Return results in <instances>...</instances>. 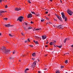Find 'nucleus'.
Returning a JSON list of instances; mask_svg holds the SVG:
<instances>
[{"label":"nucleus","instance_id":"f257e3e1","mask_svg":"<svg viewBox=\"0 0 73 73\" xmlns=\"http://www.w3.org/2000/svg\"><path fill=\"white\" fill-rule=\"evenodd\" d=\"M1 49L3 50V53H4L5 54H7L10 52V50L7 49L5 47L2 46Z\"/></svg>","mask_w":73,"mask_h":73},{"label":"nucleus","instance_id":"f03ea898","mask_svg":"<svg viewBox=\"0 0 73 73\" xmlns=\"http://www.w3.org/2000/svg\"><path fill=\"white\" fill-rule=\"evenodd\" d=\"M23 19H24V17L20 16L17 19V21L19 20V21L21 22L23 20Z\"/></svg>","mask_w":73,"mask_h":73},{"label":"nucleus","instance_id":"7ed1b4c3","mask_svg":"<svg viewBox=\"0 0 73 73\" xmlns=\"http://www.w3.org/2000/svg\"><path fill=\"white\" fill-rule=\"evenodd\" d=\"M36 62H37V61H35L32 64L31 67V68H35V67H36Z\"/></svg>","mask_w":73,"mask_h":73},{"label":"nucleus","instance_id":"20e7f679","mask_svg":"<svg viewBox=\"0 0 73 73\" xmlns=\"http://www.w3.org/2000/svg\"><path fill=\"white\" fill-rule=\"evenodd\" d=\"M67 12L70 16H72V14H73V12L71 10L68 9L67 11Z\"/></svg>","mask_w":73,"mask_h":73},{"label":"nucleus","instance_id":"39448f33","mask_svg":"<svg viewBox=\"0 0 73 73\" xmlns=\"http://www.w3.org/2000/svg\"><path fill=\"white\" fill-rule=\"evenodd\" d=\"M62 17L63 20H64L65 21H67V20H68L67 17H66L65 15L62 16Z\"/></svg>","mask_w":73,"mask_h":73},{"label":"nucleus","instance_id":"423d86ee","mask_svg":"<svg viewBox=\"0 0 73 73\" xmlns=\"http://www.w3.org/2000/svg\"><path fill=\"white\" fill-rule=\"evenodd\" d=\"M32 17V15L31 13H30L28 14L27 16V17L29 19V18H31Z\"/></svg>","mask_w":73,"mask_h":73},{"label":"nucleus","instance_id":"0eeeda50","mask_svg":"<svg viewBox=\"0 0 73 73\" xmlns=\"http://www.w3.org/2000/svg\"><path fill=\"white\" fill-rule=\"evenodd\" d=\"M21 9L20 8H18L17 7L15 9V11H20L21 10Z\"/></svg>","mask_w":73,"mask_h":73},{"label":"nucleus","instance_id":"6e6552de","mask_svg":"<svg viewBox=\"0 0 73 73\" xmlns=\"http://www.w3.org/2000/svg\"><path fill=\"white\" fill-rule=\"evenodd\" d=\"M57 17L58 18V19H59V20H60V21H62V19H61L62 18L61 17L59 16H58Z\"/></svg>","mask_w":73,"mask_h":73},{"label":"nucleus","instance_id":"1a4fd4ad","mask_svg":"<svg viewBox=\"0 0 73 73\" xmlns=\"http://www.w3.org/2000/svg\"><path fill=\"white\" fill-rule=\"evenodd\" d=\"M42 37L43 40H44V39H45L46 38V36L45 35L42 36Z\"/></svg>","mask_w":73,"mask_h":73},{"label":"nucleus","instance_id":"9d476101","mask_svg":"<svg viewBox=\"0 0 73 73\" xmlns=\"http://www.w3.org/2000/svg\"><path fill=\"white\" fill-rule=\"evenodd\" d=\"M9 59L10 60H13V59H14V58L13 57V56H11L9 57Z\"/></svg>","mask_w":73,"mask_h":73},{"label":"nucleus","instance_id":"9b49d317","mask_svg":"<svg viewBox=\"0 0 73 73\" xmlns=\"http://www.w3.org/2000/svg\"><path fill=\"white\" fill-rule=\"evenodd\" d=\"M5 27H9V26H10V24H8L7 25H5Z\"/></svg>","mask_w":73,"mask_h":73},{"label":"nucleus","instance_id":"f8f14e48","mask_svg":"<svg viewBox=\"0 0 73 73\" xmlns=\"http://www.w3.org/2000/svg\"><path fill=\"white\" fill-rule=\"evenodd\" d=\"M32 55L33 57H35L36 56V53L35 52H34L32 54Z\"/></svg>","mask_w":73,"mask_h":73},{"label":"nucleus","instance_id":"ddd939ff","mask_svg":"<svg viewBox=\"0 0 73 73\" xmlns=\"http://www.w3.org/2000/svg\"><path fill=\"white\" fill-rule=\"evenodd\" d=\"M29 68H26V69L25 70V73H27V70H29Z\"/></svg>","mask_w":73,"mask_h":73},{"label":"nucleus","instance_id":"4468645a","mask_svg":"<svg viewBox=\"0 0 73 73\" xmlns=\"http://www.w3.org/2000/svg\"><path fill=\"white\" fill-rule=\"evenodd\" d=\"M33 41L36 44H38V43L37 41H36V42L35 40H33Z\"/></svg>","mask_w":73,"mask_h":73},{"label":"nucleus","instance_id":"2eb2a0df","mask_svg":"<svg viewBox=\"0 0 73 73\" xmlns=\"http://www.w3.org/2000/svg\"><path fill=\"white\" fill-rule=\"evenodd\" d=\"M61 15H62V17L65 16V14L63 12L61 13Z\"/></svg>","mask_w":73,"mask_h":73},{"label":"nucleus","instance_id":"dca6fc26","mask_svg":"<svg viewBox=\"0 0 73 73\" xmlns=\"http://www.w3.org/2000/svg\"><path fill=\"white\" fill-rule=\"evenodd\" d=\"M52 43H53V44H54H54H56V41L53 40V42H52Z\"/></svg>","mask_w":73,"mask_h":73},{"label":"nucleus","instance_id":"f3484780","mask_svg":"<svg viewBox=\"0 0 73 73\" xmlns=\"http://www.w3.org/2000/svg\"><path fill=\"white\" fill-rule=\"evenodd\" d=\"M67 39H68L67 38H66L65 39L64 41V43H65V42H66V41L67 40Z\"/></svg>","mask_w":73,"mask_h":73},{"label":"nucleus","instance_id":"a211bd4d","mask_svg":"<svg viewBox=\"0 0 73 73\" xmlns=\"http://www.w3.org/2000/svg\"><path fill=\"white\" fill-rule=\"evenodd\" d=\"M59 28H62V25H59Z\"/></svg>","mask_w":73,"mask_h":73},{"label":"nucleus","instance_id":"6ab92c4d","mask_svg":"<svg viewBox=\"0 0 73 73\" xmlns=\"http://www.w3.org/2000/svg\"><path fill=\"white\" fill-rule=\"evenodd\" d=\"M50 45H54L52 42H51L50 43Z\"/></svg>","mask_w":73,"mask_h":73},{"label":"nucleus","instance_id":"aec40b11","mask_svg":"<svg viewBox=\"0 0 73 73\" xmlns=\"http://www.w3.org/2000/svg\"><path fill=\"white\" fill-rule=\"evenodd\" d=\"M4 12V11H0V13H1Z\"/></svg>","mask_w":73,"mask_h":73},{"label":"nucleus","instance_id":"412c9836","mask_svg":"<svg viewBox=\"0 0 73 73\" xmlns=\"http://www.w3.org/2000/svg\"><path fill=\"white\" fill-rule=\"evenodd\" d=\"M57 46V47H58V48H61L62 47V46Z\"/></svg>","mask_w":73,"mask_h":73},{"label":"nucleus","instance_id":"4be33fe9","mask_svg":"<svg viewBox=\"0 0 73 73\" xmlns=\"http://www.w3.org/2000/svg\"><path fill=\"white\" fill-rule=\"evenodd\" d=\"M32 27H28V29H32Z\"/></svg>","mask_w":73,"mask_h":73},{"label":"nucleus","instance_id":"5701e85b","mask_svg":"<svg viewBox=\"0 0 73 73\" xmlns=\"http://www.w3.org/2000/svg\"><path fill=\"white\" fill-rule=\"evenodd\" d=\"M24 28L25 30V31H27V30H28V29H27L26 27H25Z\"/></svg>","mask_w":73,"mask_h":73},{"label":"nucleus","instance_id":"b1692460","mask_svg":"<svg viewBox=\"0 0 73 73\" xmlns=\"http://www.w3.org/2000/svg\"><path fill=\"white\" fill-rule=\"evenodd\" d=\"M31 13H32V14H34L35 15H36V14H35V13L34 12L31 11Z\"/></svg>","mask_w":73,"mask_h":73},{"label":"nucleus","instance_id":"393cba45","mask_svg":"<svg viewBox=\"0 0 73 73\" xmlns=\"http://www.w3.org/2000/svg\"><path fill=\"white\" fill-rule=\"evenodd\" d=\"M65 64H67L68 63V60H66V61H65Z\"/></svg>","mask_w":73,"mask_h":73},{"label":"nucleus","instance_id":"a878e982","mask_svg":"<svg viewBox=\"0 0 73 73\" xmlns=\"http://www.w3.org/2000/svg\"><path fill=\"white\" fill-rule=\"evenodd\" d=\"M24 24H25V25H28V24H27V23H26V22H25L24 23Z\"/></svg>","mask_w":73,"mask_h":73},{"label":"nucleus","instance_id":"bb28decb","mask_svg":"<svg viewBox=\"0 0 73 73\" xmlns=\"http://www.w3.org/2000/svg\"><path fill=\"white\" fill-rule=\"evenodd\" d=\"M21 34L22 35V36H24V35H25L24 33H21Z\"/></svg>","mask_w":73,"mask_h":73},{"label":"nucleus","instance_id":"cd10ccee","mask_svg":"<svg viewBox=\"0 0 73 73\" xmlns=\"http://www.w3.org/2000/svg\"><path fill=\"white\" fill-rule=\"evenodd\" d=\"M40 29H35V30H36V31H38V30H40Z\"/></svg>","mask_w":73,"mask_h":73},{"label":"nucleus","instance_id":"c85d7f7f","mask_svg":"<svg viewBox=\"0 0 73 73\" xmlns=\"http://www.w3.org/2000/svg\"><path fill=\"white\" fill-rule=\"evenodd\" d=\"M9 36H10L11 37H13V36L11 35V34H9Z\"/></svg>","mask_w":73,"mask_h":73},{"label":"nucleus","instance_id":"c756f323","mask_svg":"<svg viewBox=\"0 0 73 73\" xmlns=\"http://www.w3.org/2000/svg\"><path fill=\"white\" fill-rule=\"evenodd\" d=\"M36 15V16H39V17H40V15L39 14H36V15Z\"/></svg>","mask_w":73,"mask_h":73},{"label":"nucleus","instance_id":"7c9ffc66","mask_svg":"<svg viewBox=\"0 0 73 73\" xmlns=\"http://www.w3.org/2000/svg\"><path fill=\"white\" fill-rule=\"evenodd\" d=\"M3 20H7V18H5L3 19Z\"/></svg>","mask_w":73,"mask_h":73},{"label":"nucleus","instance_id":"2f4dec72","mask_svg":"<svg viewBox=\"0 0 73 73\" xmlns=\"http://www.w3.org/2000/svg\"><path fill=\"white\" fill-rule=\"evenodd\" d=\"M27 42H28V41L27 40L25 41V43H27Z\"/></svg>","mask_w":73,"mask_h":73},{"label":"nucleus","instance_id":"473e14b6","mask_svg":"<svg viewBox=\"0 0 73 73\" xmlns=\"http://www.w3.org/2000/svg\"><path fill=\"white\" fill-rule=\"evenodd\" d=\"M15 53H16V52L15 51H14L13 52V54H15Z\"/></svg>","mask_w":73,"mask_h":73},{"label":"nucleus","instance_id":"72a5a7b5","mask_svg":"<svg viewBox=\"0 0 73 73\" xmlns=\"http://www.w3.org/2000/svg\"><path fill=\"white\" fill-rule=\"evenodd\" d=\"M27 2H28L29 3H31V2L29 0H28Z\"/></svg>","mask_w":73,"mask_h":73},{"label":"nucleus","instance_id":"f704fd0d","mask_svg":"<svg viewBox=\"0 0 73 73\" xmlns=\"http://www.w3.org/2000/svg\"><path fill=\"white\" fill-rule=\"evenodd\" d=\"M34 37H36V38H39V37L37 36H35Z\"/></svg>","mask_w":73,"mask_h":73},{"label":"nucleus","instance_id":"c9c22d12","mask_svg":"<svg viewBox=\"0 0 73 73\" xmlns=\"http://www.w3.org/2000/svg\"><path fill=\"white\" fill-rule=\"evenodd\" d=\"M41 22H44V20H41Z\"/></svg>","mask_w":73,"mask_h":73},{"label":"nucleus","instance_id":"e433bc0d","mask_svg":"<svg viewBox=\"0 0 73 73\" xmlns=\"http://www.w3.org/2000/svg\"><path fill=\"white\" fill-rule=\"evenodd\" d=\"M5 8H8V6H7V5H5Z\"/></svg>","mask_w":73,"mask_h":73},{"label":"nucleus","instance_id":"4c0bfd02","mask_svg":"<svg viewBox=\"0 0 73 73\" xmlns=\"http://www.w3.org/2000/svg\"><path fill=\"white\" fill-rule=\"evenodd\" d=\"M55 15L57 17H58V15H57V14H55Z\"/></svg>","mask_w":73,"mask_h":73},{"label":"nucleus","instance_id":"58836bf2","mask_svg":"<svg viewBox=\"0 0 73 73\" xmlns=\"http://www.w3.org/2000/svg\"><path fill=\"white\" fill-rule=\"evenodd\" d=\"M29 46H31V47H32H32H33V46L32 45H30Z\"/></svg>","mask_w":73,"mask_h":73},{"label":"nucleus","instance_id":"ea45409f","mask_svg":"<svg viewBox=\"0 0 73 73\" xmlns=\"http://www.w3.org/2000/svg\"><path fill=\"white\" fill-rule=\"evenodd\" d=\"M56 73H60L59 72V71H56Z\"/></svg>","mask_w":73,"mask_h":73},{"label":"nucleus","instance_id":"a19ab883","mask_svg":"<svg viewBox=\"0 0 73 73\" xmlns=\"http://www.w3.org/2000/svg\"><path fill=\"white\" fill-rule=\"evenodd\" d=\"M54 21H57V19H55V18H54Z\"/></svg>","mask_w":73,"mask_h":73},{"label":"nucleus","instance_id":"79ce46f5","mask_svg":"<svg viewBox=\"0 0 73 73\" xmlns=\"http://www.w3.org/2000/svg\"><path fill=\"white\" fill-rule=\"evenodd\" d=\"M64 67L63 66H61V68H64Z\"/></svg>","mask_w":73,"mask_h":73},{"label":"nucleus","instance_id":"37998d69","mask_svg":"<svg viewBox=\"0 0 73 73\" xmlns=\"http://www.w3.org/2000/svg\"><path fill=\"white\" fill-rule=\"evenodd\" d=\"M12 62H9V64H10V65H11V64H12Z\"/></svg>","mask_w":73,"mask_h":73},{"label":"nucleus","instance_id":"c03bdc74","mask_svg":"<svg viewBox=\"0 0 73 73\" xmlns=\"http://www.w3.org/2000/svg\"><path fill=\"white\" fill-rule=\"evenodd\" d=\"M31 24H33V23H34V22H33L32 21H31Z\"/></svg>","mask_w":73,"mask_h":73},{"label":"nucleus","instance_id":"a18cd8bd","mask_svg":"<svg viewBox=\"0 0 73 73\" xmlns=\"http://www.w3.org/2000/svg\"><path fill=\"white\" fill-rule=\"evenodd\" d=\"M28 41H29V42H30V41H31V40H29V38H28Z\"/></svg>","mask_w":73,"mask_h":73},{"label":"nucleus","instance_id":"49530a36","mask_svg":"<svg viewBox=\"0 0 73 73\" xmlns=\"http://www.w3.org/2000/svg\"><path fill=\"white\" fill-rule=\"evenodd\" d=\"M6 42H7L8 43H9V42L8 41H7V40H6Z\"/></svg>","mask_w":73,"mask_h":73},{"label":"nucleus","instance_id":"de8ad7c7","mask_svg":"<svg viewBox=\"0 0 73 73\" xmlns=\"http://www.w3.org/2000/svg\"><path fill=\"white\" fill-rule=\"evenodd\" d=\"M46 20H49V19L48 18H47L46 17Z\"/></svg>","mask_w":73,"mask_h":73},{"label":"nucleus","instance_id":"09e8293b","mask_svg":"<svg viewBox=\"0 0 73 73\" xmlns=\"http://www.w3.org/2000/svg\"><path fill=\"white\" fill-rule=\"evenodd\" d=\"M48 13V12L46 11V12L45 13H46V14H47Z\"/></svg>","mask_w":73,"mask_h":73},{"label":"nucleus","instance_id":"8fccbe9b","mask_svg":"<svg viewBox=\"0 0 73 73\" xmlns=\"http://www.w3.org/2000/svg\"><path fill=\"white\" fill-rule=\"evenodd\" d=\"M21 56V57H24V56L23 55H22Z\"/></svg>","mask_w":73,"mask_h":73},{"label":"nucleus","instance_id":"3c124183","mask_svg":"<svg viewBox=\"0 0 73 73\" xmlns=\"http://www.w3.org/2000/svg\"><path fill=\"white\" fill-rule=\"evenodd\" d=\"M46 69H47V68H45L44 69V70H46Z\"/></svg>","mask_w":73,"mask_h":73},{"label":"nucleus","instance_id":"603ef678","mask_svg":"<svg viewBox=\"0 0 73 73\" xmlns=\"http://www.w3.org/2000/svg\"><path fill=\"white\" fill-rule=\"evenodd\" d=\"M56 28H59V26H56Z\"/></svg>","mask_w":73,"mask_h":73},{"label":"nucleus","instance_id":"864d4df0","mask_svg":"<svg viewBox=\"0 0 73 73\" xmlns=\"http://www.w3.org/2000/svg\"><path fill=\"white\" fill-rule=\"evenodd\" d=\"M4 12L3 13H5V12H7V11H4Z\"/></svg>","mask_w":73,"mask_h":73},{"label":"nucleus","instance_id":"5fc2aeb1","mask_svg":"<svg viewBox=\"0 0 73 73\" xmlns=\"http://www.w3.org/2000/svg\"><path fill=\"white\" fill-rule=\"evenodd\" d=\"M38 73H41V72H40V71H38Z\"/></svg>","mask_w":73,"mask_h":73},{"label":"nucleus","instance_id":"6e6d98bb","mask_svg":"<svg viewBox=\"0 0 73 73\" xmlns=\"http://www.w3.org/2000/svg\"><path fill=\"white\" fill-rule=\"evenodd\" d=\"M45 47H46V48H47V47H48V46L47 45H46L45 46Z\"/></svg>","mask_w":73,"mask_h":73},{"label":"nucleus","instance_id":"4d7b16f0","mask_svg":"<svg viewBox=\"0 0 73 73\" xmlns=\"http://www.w3.org/2000/svg\"><path fill=\"white\" fill-rule=\"evenodd\" d=\"M2 2V0H0V3Z\"/></svg>","mask_w":73,"mask_h":73},{"label":"nucleus","instance_id":"13d9d810","mask_svg":"<svg viewBox=\"0 0 73 73\" xmlns=\"http://www.w3.org/2000/svg\"><path fill=\"white\" fill-rule=\"evenodd\" d=\"M53 26L54 27H56V26L54 25H53Z\"/></svg>","mask_w":73,"mask_h":73},{"label":"nucleus","instance_id":"bf43d9fd","mask_svg":"<svg viewBox=\"0 0 73 73\" xmlns=\"http://www.w3.org/2000/svg\"><path fill=\"white\" fill-rule=\"evenodd\" d=\"M71 47H73V44H72V46H71Z\"/></svg>","mask_w":73,"mask_h":73},{"label":"nucleus","instance_id":"052dcab7","mask_svg":"<svg viewBox=\"0 0 73 73\" xmlns=\"http://www.w3.org/2000/svg\"><path fill=\"white\" fill-rule=\"evenodd\" d=\"M54 47L55 48V47H56V46L55 45H54Z\"/></svg>","mask_w":73,"mask_h":73},{"label":"nucleus","instance_id":"680f3d73","mask_svg":"<svg viewBox=\"0 0 73 73\" xmlns=\"http://www.w3.org/2000/svg\"><path fill=\"white\" fill-rule=\"evenodd\" d=\"M60 1L61 2V3H62V1H61V0H60Z\"/></svg>","mask_w":73,"mask_h":73},{"label":"nucleus","instance_id":"e2e57ef3","mask_svg":"<svg viewBox=\"0 0 73 73\" xmlns=\"http://www.w3.org/2000/svg\"><path fill=\"white\" fill-rule=\"evenodd\" d=\"M49 23H47L46 24V25H47V24H49Z\"/></svg>","mask_w":73,"mask_h":73},{"label":"nucleus","instance_id":"0e129e2a","mask_svg":"<svg viewBox=\"0 0 73 73\" xmlns=\"http://www.w3.org/2000/svg\"><path fill=\"white\" fill-rule=\"evenodd\" d=\"M48 55L47 54H46V55H45V56H47Z\"/></svg>","mask_w":73,"mask_h":73},{"label":"nucleus","instance_id":"69168bd1","mask_svg":"<svg viewBox=\"0 0 73 73\" xmlns=\"http://www.w3.org/2000/svg\"><path fill=\"white\" fill-rule=\"evenodd\" d=\"M69 54V53H67L66 54Z\"/></svg>","mask_w":73,"mask_h":73},{"label":"nucleus","instance_id":"338daca9","mask_svg":"<svg viewBox=\"0 0 73 73\" xmlns=\"http://www.w3.org/2000/svg\"><path fill=\"white\" fill-rule=\"evenodd\" d=\"M32 60H35V59H34L33 58H32Z\"/></svg>","mask_w":73,"mask_h":73},{"label":"nucleus","instance_id":"774afa93","mask_svg":"<svg viewBox=\"0 0 73 73\" xmlns=\"http://www.w3.org/2000/svg\"><path fill=\"white\" fill-rule=\"evenodd\" d=\"M50 1H52V0H49Z\"/></svg>","mask_w":73,"mask_h":73}]
</instances>
